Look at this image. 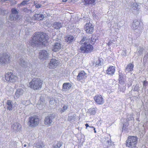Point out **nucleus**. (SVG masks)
<instances>
[{
    "instance_id": "nucleus-1",
    "label": "nucleus",
    "mask_w": 148,
    "mask_h": 148,
    "mask_svg": "<svg viewBox=\"0 0 148 148\" xmlns=\"http://www.w3.org/2000/svg\"><path fill=\"white\" fill-rule=\"evenodd\" d=\"M48 38V36L45 33L39 32H36L28 43L27 46L34 47L38 45H45Z\"/></svg>"
},
{
    "instance_id": "nucleus-2",
    "label": "nucleus",
    "mask_w": 148,
    "mask_h": 148,
    "mask_svg": "<svg viewBox=\"0 0 148 148\" xmlns=\"http://www.w3.org/2000/svg\"><path fill=\"white\" fill-rule=\"evenodd\" d=\"M89 38L87 37L83 38L80 42L82 45L80 48L81 51L83 53H88L92 51L93 49V47L89 43Z\"/></svg>"
},
{
    "instance_id": "nucleus-3",
    "label": "nucleus",
    "mask_w": 148,
    "mask_h": 148,
    "mask_svg": "<svg viewBox=\"0 0 148 148\" xmlns=\"http://www.w3.org/2000/svg\"><path fill=\"white\" fill-rule=\"evenodd\" d=\"M42 82L38 78H33L29 83V87L34 90H40L42 87Z\"/></svg>"
},
{
    "instance_id": "nucleus-4",
    "label": "nucleus",
    "mask_w": 148,
    "mask_h": 148,
    "mask_svg": "<svg viewBox=\"0 0 148 148\" xmlns=\"http://www.w3.org/2000/svg\"><path fill=\"white\" fill-rule=\"evenodd\" d=\"M28 125L31 127H35L38 126L40 123L41 120L39 116L33 115L28 118Z\"/></svg>"
},
{
    "instance_id": "nucleus-5",
    "label": "nucleus",
    "mask_w": 148,
    "mask_h": 148,
    "mask_svg": "<svg viewBox=\"0 0 148 148\" xmlns=\"http://www.w3.org/2000/svg\"><path fill=\"white\" fill-rule=\"evenodd\" d=\"M5 80L8 82L15 83L18 80L17 76L14 73L11 72H8L5 76Z\"/></svg>"
},
{
    "instance_id": "nucleus-6",
    "label": "nucleus",
    "mask_w": 148,
    "mask_h": 148,
    "mask_svg": "<svg viewBox=\"0 0 148 148\" xmlns=\"http://www.w3.org/2000/svg\"><path fill=\"white\" fill-rule=\"evenodd\" d=\"M137 142V138L136 136H129L126 141V146L128 147H135Z\"/></svg>"
},
{
    "instance_id": "nucleus-7",
    "label": "nucleus",
    "mask_w": 148,
    "mask_h": 148,
    "mask_svg": "<svg viewBox=\"0 0 148 148\" xmlns=\"http://www.w3.org/2000/svg\"><path fill=\"white\" fill-rule=\"evenodd\" d=\"M11 57L6 53H3L0 54V64H8L9 63Z\"/></svg>"
},
{
    "instance_id": "nucleus-8",
    "label": "nucleus",
    "mask_w": 148,
    "mask_h": 148,
    "mask_svg": "<svg viewBox=\"0 0 148 148\" xmlns=\"http://www.w3.org/2000/svg\"><path fill=\"white\" fill-rule=\"evenodd\" d=\"M103 147L107 148L114 145V143L111 141V137L110 134H107L104 137L103 142Z\"/></svg>"
},
{
    "instance_id": "nucleus-9",
    "label": "nucleus",
    "mask_w": 148,
    "mask_h": 148,
    "mask_svg": "<svg viewBox=\"0 0 148 148\" xmlns=\"http://www.w3.org/2000/svg\"><path fill=\"white\" fill-rule=\"evenodd\" d=\"M54 116L52 114L48 115L46 116L44 120V124L47 126H49L53 124V120Z\"/></svg>"
},
{
    "instance_id": "nucleus-10",
    "label": "nucleus",
    "mask_w": 148,
    "mask_h": 148,
    "mask_svg": "<svg viewBox=\"0 0 148 148\" xmlns=\"http://www.w3.org/2000/svg\"><path fill=\"white\" fill-rule=\"evenodd\" d=\"M60 63L59 61L54 58H52L51 60L49 63V69H52L56 68Z\"/></svg>"
},
{
    "instance_id": "nucleus-11",
    "label": "nucleus",
    "mask_w": 148,
    "mask_h": 148,
    "mask_svg": "<svg viewBox=\"0 0 148 148\" xmlns=\"http://www.w3.org/2000/svg\"><path fill=\"white\" fill-rule=\"evenodd\" d=\"M84 29L87 33L89 34H92L94 30L93 26L90 23H86L84 27Z\"/></svg>"
},
{
    "instance_id": "nucleus-12",
    "label": "nucleus",
    "mask_w": 148,
    "mask_h": 148,
    "mask_svg": "<svg viewBox=\"0 0 148 148\" xmlns=\"http://www.w3.org/2000/svg\"><path fill=\"white\" fill-rule=\"evenodd\" d=\"M12 13L10 15V19L11 21L17 20L19 16L18 15V12L17 10L13 8L11 10Z\"/></svg>"
},
{
    "instance_id": "nucleus-13",
    "label": "nucleus",
    "mask_w": 148,
    "mask_h": 148,
    "mask_svg": "<svg viewBox=\"0 0 148 148\" xmlns=\"http://www.w3.org/2000/svg\"><path fill=\"white\" fill-rule=\"evenodd\" d=\"M21 125L18 122H14L11 126V130L15 132H20L21 129Z\"/></svg>"
},
{
    "instance_id": "nucleus-14",
    "label": "nucleus",
    "mask_w": 148,
    "mask_h": 148,
    "mask_svg": "<svg viewBox=\"0 0 148 148\" xmlns=\"http://www.w3.org/2000/svg\"><path fill=\"white\" fill-rule=\"evenodd\" d=\"M25 91L23 87L18 88L15 92L14 98L15 99H18L23 95Z\"/></svg>"
},
{
    "instance_id": "nucleus-15",
    "label": "nucleus",
    "mask_w": 148,
    "mask_h": 148,
    "mask_svg": "<svg viewBox=\"0 0 148 148\" xmlns=\"http://www.w3.org/2000/svg\"><path fill=\"white\" fill-rule=\"evenodd\" d=\"M49 54L45 50L41 51L39 53V58L41 60H45L49 57Z\"/></svg>"
},
{
    "instance_id": "nucleus-16",
    "label": "nucleus",
    "mask_w": 148,
    "mask_h": 148,
    "mask_svg": "<svg viewBox=\"0 0 148 148\" xmlns=\"http://www.w3.org/2000/svg\"><path fill=\"white\" fill-rule=\"evenodd\" d=\"M94 99L97 103L99 105L103 104L104 103V100L101 95H97L94 97Z\"/></svg>"
},
{
    "instance_id": "nucleus-17",
    "label": "nucleus",
    "mask_w": 148,
    "mask_h": 148,
    "mask_svg": "<svg viewBox=\"0 0 148 148\" xmlns=\"http://www.w3.org/2000/svg\"><path fill=\"white\" fill-rule=\"evenodd\" d=\"M119 83L121 85L124 86H125L126 85L125 84L126 80L124 77L123 74L121 73H119Z\"/></svg>"
},
{
    "instance_id": "nucleus-18",
    "label": "nucleus",
    "mask_w": 148,
    "mask_h": 148,
    "mask_svg": "<svg viewBox=\"0 0 148 148\" xmlns=\"http://www.w3.org/2000/svg\"><path fill=\"white\" fill-rule=\"evenodd\" d=\"M115 71V67L110 66L108 67L106 70V73L107 74L112 75L114 74Z\"/></svg>"
},
{
    "instance_id": "nucleus-19",
    "label": "nucleus",
    "mask_w": 148,
    "mask_h": 148,
    "mask_svg": "<svg viewBox=\"0 0 148 148\" xmlns=\"http://www.w3.org/2000/svg\"><path fill=\"white\" fill-rule=\"evenodd\" d=\"M71 87V85L70 83H65L63 84L62 90V91H67L70 89Z\"/></svg>"
},
{
    "instance_id": "nucleus-20",
    "label": "nucleus",
    "mask_w": 148,
    "mask_h": 148,
    "mask_svg": "<svg viewBox=\"0 0 148 148\" xmlns=\"http://www.w3.org/2000/svg\"><path fill=\"white\" fill-rule=\"evenodd\" d=\"M61 45L60 42L55 43L52 46V50L55 52L59 51L61 48Z\"/></svg>"
},
{
    "instance_id": "nucleus-21",
    "label": "nucleus",
    "mask_w": 148,
    "mask_h": 148,
    "mask_svg": "<svg viewBox=\"0 0 148 148\" xmlns=\"http://www.w3.org/2000/svg\"><path fill=\"white\" fill-rule=\"evenodd\" d=\"M44 15L42 14H36L33 16L32 19L35 20H42L44 18Z\"/></svg>"
},
{
    "instance_id": "nucleus-22",
    "label": "nucleus",
    "mask_w": 148,
    "mask_h": 148,
    "mask_svg": "<svg viewBox=\"0 0 148 148\" xmlns=\"http://www.w3.org/2000/svg\"><path fill=\"white\" fill-rule=\"evenodd\" d=\"M86 74L84 71H80L77 76V79L78 80H80L85 78L86 77Z\"/></svg>"
},
{
    "instance_id": "nucleus-23",
    "label": "nucleus",
    "mask_w": 148,
    "mask_h": 148,
    "mask_svg": "<svg viewBox=\"0 0 148 148\" xmlns=\"http://www.w3.org/2000/svg\"><path fill=\"white\" fill-rule=\"evenodd\" d=\"M140 22L136 20L134 21L133 23L131 26V28L134 30L138 29L139 27Z\"/></svg>"
},
{
    "instance_id": "nucleus-24",
    "label": "nucleus",
    "mask_w": 148,
    "mask_h": 148,
    "mask_svg": "<svg viewBox=\"0 0 148 148\" xmlns=\"http://www.w3.org/2000/svg\"><path fill=\"white\" fill-rule=\"evenodd\" d=\"M65 41L68 43H70L74 41L75 39L73 36L70 35H68L65 37Z\"/></svg>"
},
{
    "instance_id": "nucleus-25",
    "label": "nucleus",
    "mask_w": 148,
    "mask_h": 148,
    "mask_svg": "<svg viewBox=\"0 0 148 148\" xmlns=\"http://www.w3.org/2000/svg\"><path fill=\"white\" fill-rule=\"evenodd\" d=\"M95 0H82V2L84 5H92L95 4Z\"/></svg>"
},
{
    "instance_id": "nucleus-26",
    "label": "nucleus",
    "mask_w": 148,
    "mask_h": 148,
    "mask_svg": "<svg viewBox=\"0 0 148 148\" xmlns=\"http://www.w3.org/2000/svg\"><path fill=\"white\" fill-rule=\"evenodd\" d=\"M53 27L55 29H59L62 27V24L59 22H55L52 25Z\"/></svg>"
},
{
    "instance_id": "nucleus-27",
    "label": "nucleus",
    "mask_w": 148,
    "mask_h": 148,
    "mask_svg": "<svg viewBox=\"0 0 148 148\" xmlns=\"http://www.w3.org/2000/svg\"><path fill=\"white\" fill-rule=\"evenodd\" d=\"M58 102L59 101L57 98H50L49 100V103L51 105H56Z\"/></svg>"
},
{
    "instance_id": "nucleus-28",
    "label": "nucleus",
    "mask_w": 148,
    "mask_h": 148,
    "mask_svg": "<svg viewBox=\"0 0 148 148\" xmlns=\"http://www.w3.org/2000/svg\"><path fill=\"white\" fill-rule=\"evenodd\" d=\"M7 108L9 110H11L12 109V101L8 100L6 103Z\"/></svg>"
},
{
    "instance_id": "nucleus-29",
    "label": "nucleus",
    "mask_w": 148,
    "mask_h": 148,
    "mask_svg": "<svg viewBox=\"0 0 148 148\" xmlns=\"http://www.w3.org/2000/svg\"><path fill=\"white\" fill-rule=\"evenodd\" d=\"M34 146L38 148H42L44 146V144L41 141L35 143Z\"/></svg>"
},
{
    "instance_id": "nucleus-30",
    "label": "nucleus",
    "mask_w": 148,
    "mask_h": 148,
    "mask_svg": "<svg viewBox=\"0 0 148 148\" xmlns=\"http://www.w3.org/2000/svg\"><path fill=\"white\" fill-rule=\"evenodd\" d=\"M20 65L24 68H26L28 65V63L25 62L23 59H21L19 61Z\"/></svg>"
},
{
    "instance_id": "nucleus-31",
    "label": "nucleus",
    "mask_w": 148,
    "mask_h": 148,
    "mask_svg": "<svg viewBox=\"0 0 148 148\" xmlns=\"http://www.w3.org/2000/svg\"><path fill=\"white\" fill-rule=\"evenodd\" d=\"M138 5L136 3H134L131 6V9L133 12H137L138 11Z\"/></svg>"
},
{
    "instance_id": "nucleus-32",
    "label": "nucleus",
    "mask_w": 148,
    "mask_h": 148,
    "mask_svg": "<svg viewBox=\"0 0 148 148\" xmlns=\"http://www.w3.org/2000/svg\"><path fill=\"white\" fill-rule=\"evenodd\" d=\"M134 65L132 63H130L127 65L126 68V71L127 72L131 71L133 70Z\"/></svg>"
},
{
    "instance_id": "nucleus-33",
    "label": "nucleus",
    "mask_w": 148,
    "mask_h": 148,
    "mask_svg": "<svg viewBox=\"0 0 148 148\" xmlns=\"http://www.w3.org/2000/svg\"><path fill=\"white\" fill-rule=\"evenodd\" d=\"M102 64L101 61L98 58L93 63V64L95 66L98 67L101 66Z\"/></svg>"
},
{
    "instance_id": "nucleus-34",
    "label": "nucleus",
    "mask_w": 148,
    "mask_h": 148,
    "mask_svg": "<svg viewBox=\"0 0 148 148\" xmlns=\"http://www.w3.org/2000/svg\"><path fill=\"white\" fill-rule=\"evenodd\" d=\"M88 112L91 115H94L96 113V110L95 109L90 108L88 110Z\"/></svg>"
},
{
    "instance_id": "nucleus-35",
    "label": "nucleus",
    "mask_w": 148,
    "mask_h": 148,
    "mask_svg": "<svg viewBox=\"0 0 148 148\" xmlns=\"http://www.w3.org/2000/svg\"><path fill=\"white\" fill-rule=\"evenodd\" d=\"M61 142H57L56 144L54 145L52 148H60L62 146Z\"/></svg>"
},
{
    "instance_id": "nucleus-36",
    "label": "nucleus",
    "mask_w": 148,
    "mask_h": 148,
    "mask_svg": "<svg viewBox=\"0 0 148 148\" xmlns=\"http://www.w3.org/2000/svg\"><path fill=\"white\" fill-rule=\"evenodd\" d=\"M95 38V37H92L91 40H90L89 42H90L91 44H94L96 40Z\"/></svg>"
},
{
    "instance_id": "nucleus-37",
    "label": "nucleus",
    "mask_w": 148,
    "mask_h": 148,
    "mask_svg": "<svg viewBox=\"0 0 148 148\" xmlns=\"http://www.w3.org/2000/svg\"><path fill=\"white\" fill-rule=\"evenodd\" d=\"M68 107V106L67 104L64 105L62 109H61V111L62 112H64L66 111Z\"/></svg>"
},
{
    "instance_id": "nucleus-38",
    "label": "nucleus",
    "mask_w": 148,
    "mask_h": 148,
    "mask_svg": "<svg viewBox=\"0 0 148 148\" xmlns=\"http://www.w3.org/2000/svg\"><path fill=\"white\" fill-rule=\"evenodd\" d=\"M143 47H139L138 48V53H139V55H140L142 53V52L143 51Z\"/></svg>"
},
{
    "instance_id": "nucleus-39",
    "label": "nucleus",
    "mask_w": 148,
    "mask_h": 148,
    "mask_svg": "<svg viewBox=\"0 0 148 148\" xmlns=\"http://www.w3.org/2000/svg\"><path fill=\"white\" fill-rule=\"evenodd\" d=\"M29 0H25L22 2L20 4V5H24L26 4H27Z\"/></svg>"
},
{
    "instance_id": "nucleus-40",
    "label": "nucleus",
    "mask_w": 148,
    "mask_h": 148,
    "mask_svg": "<svg viewBox=\"0 0 148 148\" xmlns=\"http://www.w3.org/2000/svg\"><path fill=\"white\" fill-rule=\"evenodd\" d=\"M35 2H34V3L35 4V7L37 8H40L41 6V5L40 4H35Z\"/></svg>"
},
{
    "instance_id": "nucleus-41",
    "label": "nucleus",
    "mask_w": 148,
    "mask_h": 148,
    "mask_svg": "<svg viewBox=\"0 0 148 148\" xmlns=\"http://www.w3.org/2000/svg\"><path fill=\"white\" fill-rule=\"evenodd\" d=\"M129 116V117L128 116V118L129 120H134L132 115H130Z\"/></svg>"
},
{
    "instance_id": "nucleus-42",
    "label": "nucleus",
    "mask_w": 148,
    "mask_h": 148,
    "mask_svg": "<svg viewBox=\"0 0 148 148\" xmlns=\"http://www.w3.org/2000/svg\"><path fill=\"white\" fill-rule=\"evenodd\" d=\"M121 54L124 56H125L126 55V50H123L122 51Z\"/></svg>"
},
{
    "instance_id": "nucleus-43",
    "label": "nucleus",
    "mask_w": 148,
    "mask_h": 148,
    "mask_svg": "<svg viewBox=\"0 0 148 148\" xmlns=\"http://www.w3.org/2000/svg\"><path fill=\"white\" fill-rule=\"evenodd\" d=\"M148 82L146 81H144L143 82V85L144 86H146L148 84Z\"/></svg>"
},
{
    "instance_id": "nucleus-44",
    "label": "nucleus",
    "mask_w": 148,
    "mask_h": 148,
    "mask_svg": "<svg viewBox=\"0 0 148 148\" xmlns=\"http://www.w3.org/2000/svg\"><path fill=\"white\" fill-rule=\"evenodd\" d=\"M116 26H117V27L116 28L115 31V32H116V33H117L119 32V29L118 27V25H116L115 27H116Z\"/></svg>"
},
{
    "instance_id": "nucleus-45",
    "label": "nucleus",
    "mask_w": 148,
    "mask_h": 148,
    "mask_svg": "<svg viewBox=\"0 0 148 148\" xmlns=\"http://www.w3.org/2000/svg\"><path fill=\"white\" fill-rule=\"evenodd\" d=\"M28 101L27 100L24 101L22 102V103L24 105H26V102H28Z\"/></svg>"
},
{
    "instance_id": "nucleus-46",
    "label": "nucleus",
    "mask_w": 148,
    "mask_h": 148,
    "mask_svg": "<svg viewBox=\"0 0 148 148\" xmlns=\"http://www.w3.org/2000/svg\"><path fill=\"white\" fill-rule=\"evenodd\" d=\"M93 16L94 18H96V14L95 13L93 14Z\"/></svg>"
},
{
    "instance_id": "nucleus-47",
    "label": "nucleus",
    "mask_w": 148,
    "mask_h": 148,
    "mask_svg": "<svg viewBox=\"0 0 148 148\" xmlns=\"http://www.w3.org/2000/svg\"><path fill=\"white\" fill-rule=\"evenodd\" d=\"M75 116L76 115L75 114H73V119H75Z\"/></svg>"
},
{
    "instance_id": "nucleus-48",
    "label": "nucleus",
    "mask_w": 148,
    "mask_h": 148,
    "mask_svg": "<svg viewBox=\"0 0 148 148\" xmlns=\"http://www.w3.org/2000/svg\"><path fill=\"white\" fill-rule=\"evenodd\" d=\"M85 126L86 127V128H87V127H89V125H88V124H87V123H86V124H85Z\"/></svg>"
},
{
    "instance_id": "nucleus-49",
    "label": "nucleus",
    "mask_w": 148,
    "mask_h": 148,
    "mask_svg": "<svg viewBox=\"0 0 148 148\" xmlns=\"http://www.w3.org/2000/svg\"><path fill=\"white\" fill-rule=\"evenodd\" d=\"M111 44V43L110 42H108V44H107V45H108L109 46Z\"/></svg>"
},
{
    "instance_id": "nucleus-50",
    "label": "nucleus",
    "mask_w": 148,
    "mask_h": 148,
    "mask_svg": "<svg viewBox=\"0 0 148 148\" xmlns=\"http://www.w3.org/2000/svg\"><path fill=\"white\" fill-rule=\"evenodd\" d=\"M93 130H94V132L95 133H96V131L95 130V128H94V129H93Z\"/></svg>"
},
{
    "instance_id": "nucleus-51",
    "label": "nucleus",
    "mask_w": 148,
    "mask_h": 148,
    "mask_svg": "<svg viewBox=\"0 0 148 148\" xmlns=\"http://www.w3.org/2000/svg\"><path fill=\"white\" fill-rule=\"evenodd\" d=\"M62 1L63 2H66L67 1V0H62Z\"/></svg>"
},
{
    "instance_id": "nucleus-52",
    "label": "nucleus",
    "mask_w": 148,
    "mask_h": 148,
    "mask_svg": "<svg viewBox=\"0 0 148 148\" xmlns=\"http://www.w3.org/2000/svg\"><path fill=\"white\" fill-rule=\"evenodd\" d=\"M147 56H148V55H147V56H146V55H145V57H144V58H147Z\"/></svg>"
},
{
    "instance_id": "nucleus-53",
    "label": "nucleus",
    "mask_w": 148,
    "mask_h": 148,
    "mask_svg": "<svg viewBox=\"0 0 148 148\" xmlns=\"http://www.w3.org/2000/svg\"><path fill=\"white\" fill-rule=\"evenodd\" d=\"M89 127L90 128H93V129H94V128H95L93 126H89Z\"/></svg>"
},
{
    "instance_id": "nucleus-54",
    "label": "nucleus",
    "mask_w": 148,
    "mask_h": 148,
    "mask_svg": "<svg viewBox=\"0 0 148 148\" xmlns=\"http://www.w3.org/2000/svg\"><path fill=\"white\" fill-rule=\"evenodd\" d=\"M23 146L24 147H25L27 146V145L26 144H24L23 145Z\"/></svg>"
}]
</instances>
